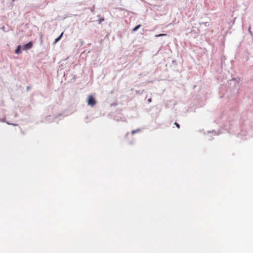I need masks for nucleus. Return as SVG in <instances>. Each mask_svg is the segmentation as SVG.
I'll return each mask as SVG.
<instances>
[{
    "label": "nucleus",
    "mask_w": 253,
    "mask_h": 253,
    "mask_svg": "<svg viewBox=\"0 0 253 253\" xmlns=\"http://www.w3.org/2000/svg\"><path fill=\"white\" fill-rule=\"evenodd\" d=\"M20 49H21V46L18 45L16 48V49L15 51V52L16 54H19L20 52Z\"/></svg>",
    "instance_id": "7ed1b4c3"
},
{
    "label": "nucleus",
    "mask_w": 253,
    "mask_h": 253,
    "mask_svg": "<svg viewBox=\"0 0 253 253\" xmlns=\"http://www.w3.org/2000/svg\"><path fill=\"white\" fill-rule=\"evenodd\" d=\"M166 34H160L159 35H156L155 36L156 37H162V36H166Z\"/></svg>",
    "instance_id": "423d86ee"
},
{
    "label": "nucleus",
    "mask_w": 253,
    "mask_h": 253,
    "mask_svg": "<svg viewBox=\"0 0 253 253\" xmlns=\"http://www.w3.org/2000/svg\"><path fill=\"white\" fill-rule=\"evenodd\" d=\"M148 102L150 103L152 101V99L151 98L148 99Z\"/></svg>",
    "instance_id": "1a4fd4ad"
},
{
    "label": "nucleus",
    "mask_w": 253,
    "mask_h": 253,
    "mask_svg": "<svg viewBox=\"0 0 253 253\" xmlns=\"http://www.w3.org/2000/svg\"><path fill=\"white\" fill-rule=\"evenodd\" d=\"M87 104L93 107L96 103V101L92 95H89L87 99Z\"/></svg>",
    "instance_id": "f257e3e1"
},
{
    "label": "nucleus",
    "mask_w": 253,
    "mask_h": 253,
    "mask_svg": "<svg viewBox=\"0 0 253 253\" xmlns=\"http://www.w3.org/2000/svg\"><path fill=\"white\" fill-rule=\"evenodd\" d=\"M32 46H33V42H28V43L25 44L23 45V49L24 50H28V49H30L31 48H32Z\"/></svg>",
    "instance_id": "f03ea898"
},
{
    "label": "nucleus",
    "mask_w": 253,
    "mask_h": 253,
    "mask_svg": "<svg viewBox=\"0 0 253 253\" xmlns=\"http://www.w3.org/2000/svg\"><path fill=\"white\" fill-rule=\"evenodd\" d=\"M63 33H62L60 35V36L58 38L55 39V40L53 43L54 44H55L56 43H57L60 40V39L61 38V37L63 36Z\"/></svg>",
    "instance_id": "20e7f679"
},
{
    "label": "nucleus",
    "mask_w": 253,
    "mask_h": 253,
    "mask_svg": "<svg viewBox=\"0 0 253 253\" xmlns=\"http://www.w3.org/2000/svg\"><path fill=\"white\" fill-rule=\"evenodd\" d=\"M138 131H139V130H132V131H131V134H134L136 132Z\"/></svg>",
    "instance_id": "6e6552de"
},
{
    "label": "nucleus",
    "mask_w": 253,
    "mask_h": 253,
    "mask_svg": "<svg viewBox=\"0 0 253 253\" xmlns=\"http://www.w3.org/2000/svg\"><path fill=\"white\" fill-rule=\"evenodd\" d=\"M174 125L176 126V127H177V128H180V126H179V125L178 123H174Z\"/></svg>",
    "instance_id": "0eeeda50"
},
{
    "label": "nucleus",
    "mask_w": 253,
    "mask_h": 253,
    "mask_svg": "<svg viewBox=\"0 0 253 253\" xmlns=\"http://www.w3.org/2000/svg\"><path fill=\"white\" fill-rule=\"evenodd\" d=\"M30 89V87L29 86H27V90H29Z\"/></svg>",
    "instance_id": "9d476101"
},
{
    "label": "nucleus",
    "mask_w": 253,
    "mask_h": 253,
    "mask_svg": "<svg viewBox=\"0 0 253 253\" xmlns=\"http://www.w3.org/2000/svg\"><path fill=\"white\" fill-rule=\"evenodd\" d=\"M141 27V25H137L136 27H135L133 29H132V32H135L136 31H137L140 27Z\"/></svg>",
    "instance_id": "39448f33"
}]
</instances>
